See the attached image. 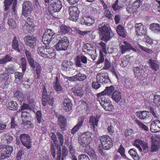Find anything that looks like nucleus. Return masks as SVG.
Instances as JSON below:
<instances>
[{"mask_svg":"<svg viewBox=\"0 0 160 160\" xmlns=\"http://www.w3.org/2000/svg\"><path fill=\"white\" fill-rule=\"evenodd\" d=\"M100 36L101 38V40H108L111 39L114 34L109 30V26L107 24L99 27Z\"/></svg>","mask_w":160,"mask_h":160,"instance_id":"1","label":"nucleus"},{"mask_svg":"<svg viewBox=\"0 0 160 160\" xmlns=\"http://www.w3.org/2000/svg\"><path fill=\"white\" fill-rule=\"evenodd\" d=\"M97 101H99L101 105L106 111H111L113 108L111 101L109 98L105 96L97 94Z\"/></svg>","mask_w":160,"mask_h":160,"instance_id":"2","label":"nucleus"},{"mask_svg":"<svg viewBox=\"0 0 160 160\" xmlns=\"http://www.w3.org/2000/svg\"><path fill=\"white\" fill-rule=\"evenodd\" d=\"M38 54L41 56L51 58L55 56V50L52 48H48L46 46L38 48Z\"/></svg>","mask_w":160,"mask_h":160,"instance_id":"3","label":"nucleus"},{"mask_svg":"<svg viewBox=\"0 0 160 160\" xmlns=\"http://www.w3.org/2000/svg\"><path fill=\"white\" fill-rule=\"evenodd\" d=\"M93 136V134L89 132L83 133L81 138L78 140L80 146L83 147L88 145L92 141Z\"/></svg>","mask_w":160,"mask_h":160,"instance_id":"4","label":"nucleus"},{"mask_svg":"<svg viewBox=\"0 0 160 160\" xmlns=\"http://www.w3.org/2000/svg\"><path fill=\"white\" fill-rule=\"evenodd\" d=\"M100 139L102 147L104 150H108L113 146L112 139L108 136H102L100 137Z\"/></svg>","mask_w":160,"mask_h":160,"instance_id":"5","label":"nucleus"},{"mask_svg":"<svg viewBox=\"0 0 160 160\" xmlns=\"http://www.w3.org/2000/svg\"><path fill=\"white\" fill-rule=\"evenodd\" d=\"M148 145L147 143L140 139L136 140L133 142V145L138 148L139 151L143 153H146L148 151Z\"/></svg>","mask_w":160,"mask_h":160,"instance_id":"6","label":"nucleus"},{"mask_svg":"<svg viewBox=\"0 0 160 160\" xmlns=\"http://www.w3.org/2000/svg\"><path fill=\"white\" fill-rule=\"evenodd\" d=\"M13 150L12 147L7 146L5 147L0 146V159L9 157Z\"/></svg>","mask_w":160,"mask_h":160,"instance_id":"7","label":"nucleus"},{"mask_svg":"<svg viewBox=\"0 0 160 160\" xmlns=\"http://www.w3.org/2000/svg\"><path fill=\"white\" fill-rule=\"evenodd\" d=\"M47 93L46 88L44 86L43 88L42 105L44 106H46L47 104L52 106L53 104V98L52 97L48 96Z\"/></svg>","mask_w":160,"mask_h":160,"instance_id":"8","label":"nucleus"},{"mask_svg":"<svg viewBox=\"0 0 160 160\" xmlns=\"http://www.w3.org/2000/svg\"><path fill=\"white\" fill-rule=\"evenodd\" d=\"M69 14V19L71 21H76L78 18L80 13L78 8L75 6L70 7L68 9Z\"/></svg>","mask_w":160,"mask_h":160,"instance_id":"9","label":"nucleus"},{"mask_svg":"<svg viewBox=\"0 0 160 160\" xmlns=\"http://www.w3.org/2000/svg\"><path fill=\"white\" fill-rule=\"evenodd\" d=\"M19 138L23 145L28 149L31 148L32 145L31 140L28 135L25 133L22 134L20 135Z\"/></svg>","mask_w":160,"mask_h":160,"instance_id":"10","label":"nucleus"},{"mask_svg":"<svg viewBox=\"0 0 160 160\" xmlns=\"http://www.w3.org/2000/svg\"><path fill=\"white\" fill-rule=\"evenodd\" d=\"M62 7V2L60 0H51L50 2L49 8L52 12H58Z\"/></svg>","mask_w":160,"mask_h":160,"instance_id":"11","label":"nucleus"},{"mask_svg":"<svg viewBox=\"0 0 160 160\" xmlns=\"http://www.w3.org/2000/svg\"><path fill=\"white\" fill-rule=\"evenodd\" d=\"M75 61L76 66L79 67H82L83 64L81 62L84 64L87 63V58L82 55H78L75 59Z\"/></svg>","mask_w":160,"mask_h":160,"instance_id":"12","label":"nucleus"},{"mask_svg":"<svg viewBox=\"0 0 160 160\" xmlns=\"http://www.w3.org/2000/svg\"><path fill=\"white\" fill-rule=\"evenodd\" d=\"M112 99L116 102H120L121 105L124 104L125 102V100L122 99V94L121 92L118 91H114L112 95Z\"/></svg>","mask_w":160,"mask_h":160,"instance_id":"13","label":"nucleus"},{"mask_svg":"<svg viewBox=\"0 0 160 160\" xmlns=\"http://www.w3.org/2000/svg\"><path fill=\"white\" fill-rule=\"evenodd\" d=\"M17 0H6L4 1V4L5 6V10L7 11L8 8L9 6L11 5L12 2H13V4L12 7V15H15L16 14V11L15 8L17 4Z\"/></svg>","mask_w":160,"mask_h":160,"instance_id":"14","label":"nucleus"},{"mask_svg":"<svg viewBox=\"0 0 160 160\" xmlns=\"http://www.w3.org/2000/svg\"><path fill=\"white\" fill-rule=\"evenodd\" d=\"M135 32L138 36L145 34L146 32V28L141 23H137L135 25Z\"/></svg>","mask_w":160,"mask_h":160,"instance_id":"15","label":"nucleus"},{"mask_svg":"<svg viewBox=\"0 0 160 160\" xmlns=\"http://www.w3.org/2000/svg\"><path fill=\"white\" fill-rule=\"evenodd\" d=\"M96 78L98 82L104 83L110 82V80L107 74L104 73H98L96 76Z\"/></svg>","mask_w":160,"mask_h":160,"instance_id":"16","label":"nucleus"},{"mask_svg":"<svg viewBox=\"0 0 160 160\" xmlns=\"http://www.w3.org/2000/svg\"><path fill=\"white\" fill-rule=\"evenodd\" d=\"M32 9V4L29 1H26L22 4V13L24 16L29 13Z\"/></svg>","mask_w":160,"mask_h":160,"instance_id":"17","label":"nucleus"},{"mask_svg":"<svg viewBox=\"0 0 160 160\" xmlns=\"http://www.w3.org/2000/svg\"><path fill=\"white\" fill-rule=\"evenodd\" d=\"M150 130L153 132H160V121L159 120L156 119L152 122Z\"/></svg>","mask_w":160,"mask_h":160,"instance_id":"18","label":"nucleus"},{"mask_svg":"<svg viewBox=\"0 0 160 160\" xmlns=\"http://www.w3.org/2000/svg\"><path fill=\"white\" fill-rule=\"evenodd\" d=\"M69 41H59L56 45V48L58 51L65 50L68 46Z\"/></svg>","mask_w":160,"mask_h":160,"instance_id":"19","label":"nucleus"},{"mask_svg":"<svg viewBox=\"0 0 160 160\" xmlns=\"http://www.w3.org/2000/svg\"><path fill=\"white\" fill-rule=\"evenodd\" d=\"M52 30L47 29L44 33L42 39H46V40H52L55 38V35L52 32Z\"/></svg>","mask_w":160,"mask_h":160,"instance_id":"20","label":"nucleus"},{"mask_svg":"<svg viewBox=\"0 0 160 160\" xmlns=\"http://www.w3.org/2000/svg\"><path fill=\"white\" fill-rule=\"evenodd\" d=\"M151 151L152 152H157L159 148V143L153 136L151 137Z\"/></svg>","mask_w":160,"mask_h":160,"instance_id":"21","label":"nucleus"},{"mask_svg":"<svg viewBox=\"0 0 160 160\" xmlns=\"http://www.w3.org/2000/svg\"><path fill=\"white\" fill-rule=\"evenodd\" d=\"M72 104L71 101L69 99H65L63 101V108L66 112L72 109Z\"/></svg>","mask_w":160,"mask_h":160,"instance_id":"22","label":"nucleus"},{"mask_svg":"<svg viewBox=\"0 0 160 160\" xmlns=\"http://www.w3.org/2000/svg\"><path fill=\"white\" fill-rule=\"evenodd\" d=\"M148 64L150 67L153 70L157 71L159 69V63L158 62L154 60L149 59Z\"/></svg>","mask_w":160,"mask_h":160,"instance_id":"23","label":"nucleus"},{"mask_svg":"<svg viewBox=\"0 0 160 160\" xmlns=\"http://www.w3.org/2000/svg\"><path fill=\"white\" fill-rule=\"evenodd\" d=\"M133 70L135 77L138 79H141L143 76L142 69L139 67H136L134 68Z\"/></svg>","mask_w":160,"mask_h":160,"instance_id":"24","label":"nucleus"},{"mask_svg":"<svg viewBox=\"0 0 160 160\" xmlns=\"http://www.w3.org/2000/svg\"><path fill=\"white\" fill-rule=\"evenodd\" d=\"M73 63L67 60L63 61L62 64V69L65 71L69 70L72 67Z\"/></svg>","mask_w":160,"mask_h":160,"instance_id":"25","label":"nucleus"},{"mask_svg":"<svg viewBox=\"0 0 160 160\" xmlns=\"http://www.w3.org/2000/svg\"><path fill=\"white\" fill-rule=\"evenodd\" d=\"M94 23V20L90 17H85L81 20V23L82 24H85L88 26Z\"/></svg>","mask_w":160,"mask_h":160,"instance_id":"26","label":"nucleus"},{"mask_svg":"<svg viewBox=\"0 0 160 160\" xmlns=\"http://www.w3.org/2000/svg\"><path fill=\"white\" fill-rule=\"evenodd\" d=\"M25 53L29 65L34 69L35 68V62L33 58H32L30 52L28 50H26Z\"/></svg>","mask_w":160,"mask_h":160,"instance_id":"27","label":"nucleus"},{"mask_svg":"<svg viewBox=\"0 0 160 160\" xmlns=\"http://www.w3.org/2000/svg\"><path fill=\"white\" fill-rule=\"evenodd\" d=\"M114 89L113 87L111 86L108 87H107L104 90L98 94H100L101 96L103 95L106 97V94L108 95H110Z\"/></svg>","mask_w":160,"mask_h":160,"instance_id":"28","label":"nucleus"},{"mask_svg":"<svg viewBox=\"0 0 160 160\" xmlns=\"http://www.w3.org/2000/svg\"><path fill=\"white\" fill-rule=\"evenodd\" d=\"M58 124L62 129L64 128L66 125V120L63 116H61L58 118Z\"/></svg>","mask_w":160,"mask_h":160,"instance_id":"29","label":"nucleus"},{"mask_svg":"<svg viewBox=\"0 0 160 160\" xmlns=\"http://www.w3.org/2000/svg\"><path fill=\"white\" fill-rule=\"evenodd\" d=\"M148 113V112L146 111H139L136 112L137 116L141 119H144L146 118Z\"/></svg>","mask_w":160,"mask_h":160,"instance_id":"30","label":"nucleus"},{"mask_svg":"<svg viewBox=\"0 0 160 160\" xmlns=\"http://www.w3.org/2000/svg\"><path fill=\"white\" fill-rule=\"evenodd\" d=\"M72 91L75 95H77L80 97H82L83 94V92L81 88L77 86L73 88Z\"/></svg>","mask_w":160,"mask_h":160,"instance_id":"31","label":"nucleus"},{"mask_svg":"<svg viewBox=\"0 0 160 160\" xmlns=\"http://www.w3.org/2000/svg\"><path fill=\"white\" fill-rule=\"evenodd\" d=\"M56 81L54 84V88L57 91L59 92L62 91V88L60 85L57 77H55Z\"/></svg>","mask_w":160,"mask_h":160,"instance_id":"32","label":"nucleus"},{"mask_svg":"<svg viewBox=\"0 0 160 160\" xmlns=\"http://www.w3.org/2000/svg\"><path fill=\"white\" fill-rule=\"evenodd\" d=\"M150 29L155 33L160 31V25L158 23H152L150 25Z\"/></svg>","mask_w":160,"mask_h":160,"instance_id":"33","label":"nucleus"},{"mask_svg":"<svg viewBox=\"0 0 160 160\" xmlns=\"http://www.w3.org/2000/svg\"><path fill=\"white\" fill-rule=\"evenodd\" d=\"M14 96L15 97H17L18 99L20 102L24 101V100H25L24 96L20 91L16 92L14 93Z\"/></svg>","mask_w":160,"mask_h":160,"instance_id":"34","label":"nucleus"},{"mask_svg":"<svg viewBox=\"0 0 160 160\" xmlns=\"http://www.w3.org/2000/svg\"><path fill=\"white\" fill-rule=\"evenodd\" d=\"M26 26L30 32H32L34 31L35 26L32 21H30V18H27Z\"/></svg>","mask_w":160,"mask_h":160,"instance_id":"35","label":"nucleus"},{"mask_svg":"<svg viewBox=\"0 0 160 160\" xmlns=\"http://www.w3.org/2000/svg\"><path fill=\"white\" fill-rule=\"evenodd\" d=\"M18 105L16 102L11 101L8 103L7 108L11 110H16L18 109Z\"/></svg>","mask_w":160,"mask_h":160,"instance_id":"36","label":"nucleus"},{"mask_svg":"<svg viewBox=\"0 0 160 160\" xmlns=\"http://www.w3.org/2000/svg\"><path fill=\"white\" fill-rule=\"evenodd\" d=\"M117 32L118 34L122 37H125L126 35L125 33L124 28L121 25H119L117 28Z\"/></svg>","mask_w":160,"mask_h":160,"instance_id":"37","label":"nucleus"},{"mask_svg":"<svg viewBox=\"0 0 160 160\" xmlns=\"http://www.w3.org/2000/svg\"><path fill=\"white\" fill-rule=\"evenodd\" d=\"M86 147L84 149V151L91 156H93L95 157V152L92 148H91L88 145L85 146Z\"/></svg>","mask_w":160,"mask_h":160,"instance_id":"38","label":"nucleus"},{"mask_svg":"<svg viewBox=\"0 0 160 160\" xmlns=\"http://www.w3.org/2000/svg\"><path fill=\"white\" fill-rule=\"evenodd\" d=\"M12 58L9 55H6L5 57L0 59V64H5L7 62H10L12 60Z\"/></svg>","mask_w":160,"mask_h":160,"instance_id":"39","label":"nucleus"},{"mask_svg":"<svg viewBox=\"0 0 160 160\" xmlns=\"http://www.w3.org/2000/svg\"><path fill=\"white\" fill-rule=\"evenodd\" d=\"M129 153L135 160H138L139 158V156L134 149H131L128 152Z\"/></svg>","mask_w":160,"mask_h":160,"instance_id":"40","label":"nucleus"},{"mask_svg":"<svg viewBox=\"0 0 160 160\" xmlns=\"http://www.w3.org/2000/svg\"><path fill=\"white\" fill-rule=\"evenodd\" d=\"M129 61V57L128 56H126L122 59L121 62L120 63V66L122 67H125Z\"/></svg>","mask_w":160,"mask_h":160,"instance_id":"41","label":"nucleus"},{"mask_svg":"<svg viewBox=\"0 0 160 160\" xmlns=\"http://www.w3.org/2000/svg\"><path fill=\"white\" fill-rule=\"evenodd\" d=\"M77 80L80 81H82L87 78V76L83 73L78 72L75 75Z\"/></svg>","mask_w":160,"mask_h":160,"instance_id":"42","label":"nucleus"},{"mask_svg":"<svg viewBox=\"0 0 160 160\" xmlns=\"http://www.w3.org/2000/svg\"><path fill=\"white\" fill-rule=\"evenodd\" d=\"M42 112L40 111H38L36 113V119L38 121V122L39 123H42L43 119L42 118Z\"/></svg>","mask_w":160,"mask_h":160,"instance_id":"43","label":"nucleus"},{"mask_svg":"<svg viewBox=\"0 0 160 160\" xmlns=\"http://www.w3.org/2000/svg\"><path fill=\"white\" fill-rule=\"evenodd\" d=\"M98 120L93 116H91L90 118L89 123L94 127L95 126L96 127L98 126Z\"/></svg>","mask_w":160,"mask_h":160,"instance_id":"44","label":"nucleus"},{"mask_svg":"<svg viewBox=\"0 0 160 160\" xmlns=\"http://www.w3.org/2000/svg\"><path fill=\"white\" fill-rule=\"evenodd\" d=\"M8 23L10 28L12 29H14L17 27V24L15 21L11 18L8 19Z\"/></svg>","mask_w":160,"mask_h":160,"instance_id":"45","label":"nucleus"},{"mask_svg":"<svg viewBox=\"0 0 160 160\" xmlns=\"http://www.w3.org/2000/svg\"><path fill=\"white\" fill-rule=\"evenodd\" d=\"M70 30V28L67 26H62L60 27V32L62 34H65L69 32Z\"/></svg>","mask_w":160,"mask_h":160,"instance_id":"46","label":"nucleus"},{"mask_svg":"<svg viewBox=\"0 0 160 160\" xmlns=\"http://www.w3.org/2000/svg\"><path fill=\"white\" fill-rule=\"evenodd\" d=\"M9 78V75L7 73L4 72L0 75V79L2 82L7 81Z\"/></svg>","mask_w":160,"mask_h":160,"instance_id":"47","label":"nucleus"},{"mask_svg":"<svg viewBox=\"0 0 160 160\" xmlns=\"http://www.w3.org/2000/svg\"><path fill=\"white\" fill-rule=\"evenodd\" d=\"M135 122L139 127L142 129L146 131H148V127L138 120H136Z\"/></svg>","mask_w":160,"mask_h":160,"instance_id":"48","label":"nucleus"},{"mask_svg":"<svg viewBox=\"0 0 160 160\" xmlns=\"http://www.w3.org/2000/svg\"><path fill=\"white\" fill-rule=\"evenodd\" d=\"M22 124L23 125L25 128L33 127V125L30 121H24V119L22 121Z\"/></svg>","mask_w":160,"mask_h":160,"instance_id":"49","label":"nucleus"},{"mask_svg":"<svg viewBox=\"0 0 160 160\" xmlns=\"http://www.w3.org/2000/svg\"><path fill=\"white\" fill-rule=\"evenodd\" d=\"M20 62L22 65V71L24 73L26 68V62L25 58H21L20 59Z\"/></svg>","mask_w":160,"mask_h":160,"instance_id":"50","label":"nucleus"},{"mask_svg":"<svg viewBox=\"0 0 160 160\" xmlns=\"http://www.w3.org/2000/svg\"><path fill=\"white\" fill-rule=\"evenodd\" d=\"M73 30L75 32L79 34L81 36H84L85 34H86L90 32L89 31H80L78 28H73Z\"/></svg>","mask_w":160,"mask_h":160,"instance_id":"51","label":"nucleus"},{"mask_svg":"<svg viewBox=\"0 0 160 160\" xmlns=\"http://www.w3.org/2000/svg\"><path fill=\"white\" fill-rule=\"evenodd\" d=\"M15 81L17 82H19L22 79L23 75L21 72H17L14 73Z\"/></svg>","mask_w":160,"mask_h":160,"instance_id":"52","label":"nucleus"},{"mask_svg":"<svg viewBox=\"0 0 160 160\" xmlns=\"http://www.w3.org/2000/svg\"><path fill=\"white\" fill-rule=\"evenodd\" d=\"M153 102L158 107L160 106V96L154 95Z\"/></svg>","mask_w":160,"mask_h":160,"instance_id":"53","label":"nucleus"},{"mask_svg":"<svg viewBox=\"0 0 160 160\" xmlns=\"http://www.w3.org/2000/svg\"><path fill=\"white\" fill-rule=\"evenodd\" d=\"M92 48H93L91 46V45L90 44L87 43L85 44L83 48V50L84 52H87L88 51L89 53L90 52H91V51L92 50Z\"/></svg>","mask_w":160,"mask_h":160,"instance_id":"54","label":"nucleus"},{"mask_svg":"<svg viewBox=\"0 0 160 160\" xmlns=\"http://www.w3.org/2000/svg\"><path fill=\"white\" fill-rule=\"evenodd\" d=\"M112 8L115 11L119 10L122 8V7L118 4V0L116 1L112 5Z\"/></svg>","mask_w":160,"mask_h":160,"instance_id":"55","label":"nucleus"},{"mask_svg":"<svg viewBox=\"0 0 160 160\" xmlns=\"http://www.w3.org/2000/svg\"><path fill=\"white\" fill-rule=\"evenodd\" d=\"M68 153V151L67 148L64 146H62V160H63L66 156H67Z\"/></svg>","mask_w":160,"mask_h":160,"instance_id":"56","label":"nucleus"},{"mask_svg":"<svg viewBox=\"0 0 160 160\" xmlns=\"http://www.w3.org/2000/svg\"><path fill=\"white\" fill-rule=\"evenodd\" d=\"M4 139L7 143H10L13 140V137L8 134H6L4 137Z\"/></svg>","mask_w":160,"mask_h":160,"instance_id":"57","label":"nucleus"},{"mask_svg":"<svg viewBox=\"0 0 160 160\" xmlns=\"http://www.w3.org/2000/svg\"><path fill=\"white\" fill-rule=\"evenodd\" d=\"M24 101H26L29 104H32L33 103L34 101V99L33 98L32 96L28 95L27 96V99H25Z\"/></svg>","mask_w":160,"mask_h":160,"instance_id":"58","label":"nucleus"},{"mask_svg":"<svg viewBox=\"0 0 160 160\" xmlns=\"http://www.w3.org/2000/svg\"><path fill=\"white\" fill-rule=\"evenodd\" d=\"M25 43L26 45L32 48H33L36 44L35 41H25Z\"/></svg>","mask_w":160,"mask_h":160,"instance_id":"59","label":"nucleus"},{"mask_svg":"<svg viewBox=\"0 0 160 160\" xmlns=\"http://www.w3.org/2000/svg\"><path fill=\"white\" fill-rule=\"evenodd\" d=\"M124 43L126 46L128 50H131L135 52H136V50L135 49L133 48L130 43L125 41H124Z\"/></svg>","mask_w":160,"mask_h":160,"instance_id":"60","label":"nucleus"},{"mask_svg":"<svg viewBox=\"0 0 160 160\" xmlns=\"http://www.w3.org/2000/svg\"><path fill=\"white\" fill-rule=\"evenodd\" d=\"M111 67V64L108 59H105L103 69L107 70L109 69Z\"/></svg>","mask_w":160,"mask_h":160,"instance_id":"61","label":"nucleus"},{"mask_svg":"<svg viewBox=\"0 0 160 160\" xmlns=\"http://www.w3.org/2000/svg\"><path fill=\"white\" fill-rule=\"evenodd\" d=\"M57 136L59 140V142L61 146L62 145L64 142V138L63 137L62 135L59 132L57 133Z\"/></svg>","mask_w":160,"mask_h":160,"instance_id":"62","label":"nucleus"},{"mask_svg":"<svg viewBox=\"0 0 160 160\" xmlns=\"http://www.w3.org/2000/svg\"><path fill=\"white\" fill-rule=\"evenodd\" d=\"M89 54L91 56L92 59L94 60L96 59L97 57V54H96V50L92 48L91 52H89Z\"/></svg>","mask_w":160,"mask_h":160,"instance_id":"63","label":"nucleus"},{"mask_svg":"<svg viewBox=\"0 0 160 160\" xmlns=\"http://www.w3.org/2000/svg\"><path fill=\"white\" fill-rule=\"evenodd\" d=\"M150 112L154 118L158 119L160 118V115L157 113L155 110L154 109H151Z\"/></svg>","mask_w":160,"mask_h":160,"instance_id":"64","label":"nucleus"}]
</instances>
